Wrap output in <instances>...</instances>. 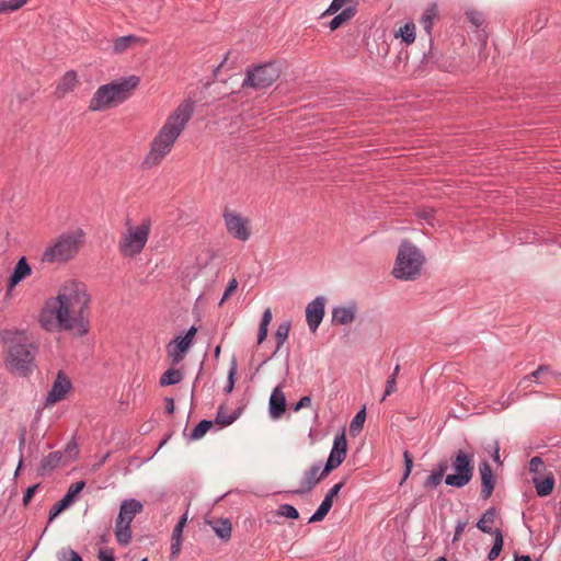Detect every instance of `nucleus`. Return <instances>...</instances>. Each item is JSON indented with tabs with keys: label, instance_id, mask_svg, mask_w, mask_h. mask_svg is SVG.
<instances>
[{
	"label": "nucleus",
	"instance_id": "nucleus-40",
	"mask_svg": "<svg viewBox=\"0 0 561 561\" xmlns=\"http://www.w3.org/2000/svg\"><path fill=\"white\" fill-rule=\"evenodd\" d=\"M214 423L210 420H202L187 436L188 440H198L213 427Z\"/></svg>",
	"mask_w": 561,
	"mask_h": 561
},
{
	"label": "nucleus",
	"instance_id": "nucleus-49",
	"mask_svg": "<svg viewBox=\"0 0 561 561\" xmlns=\"http://www.w3.org/2000/svg\"><path fill=\"white\" fill-rule=\"evenodd\" d=\"M237 288H238V280L236 278H231L226 286V289H225L224 295L219 301V305L221 306L226 300H228L230 298V296L237 290Z\"/></svg>",
	"mask_w": 561,
	"mask_h": 561
},
{
	"label": "nucleus",
	"instance_id": "nucleus-63",
	"mask_svg": "<svg viewBox=\"0 0 561 561\" xmlns=\"http://www.w3.org/2000/svg\"><path fill=\"white\" fill-rule=\"evenodd\" d=\"M187 353H170L171 364L178 365L181 363Z\"/></svg>",
	"mask_w": 561,
	"mask_h": 561
},
{
	"label": "nucleus",
	"instance_id": "nucleus-27",
	"mask_svg": "<svg viewBox=\"0 0 561 561\" xmlns=\"http://www.w3.org/2000/svg\"><path fill=\"white\" fill-rule=\"evenodd\" d=\"M531 483L536 489L537 495L540 497H545L552 493L556 481L553 474L549 472L545 477L533 476Z\"/></svg>",
	"mask_w": 561,
	"mask_h": 561
},
{
	"label": "nucleus",
	"instance_id": "nucleus-8",
	"mask_svg": "<svg viewBox=\"0 0 561 561\" xmlns=\"http://www.w3.org/2000/svg\"><path fill=\"white\" fill-rule=\"evenodd\" d=\"M325 471L327 466H323L321 461L313 463L308 470L304 472L299 488L286 491V493L291 495H305L310 493L320 481L325 479L331 473Z\"/></svg>",
	"mask_w": 561,
	"mask_h": 561
},
{
	"label": "nucleus",
	"instance_id": "nucleus-52",
	"mask_svg": "<svg viewBox=\"0 0 561 561\" xmlns=\"http://www.w3.org/2000/svg\"><path fill=\"white\" fill-rule=\"evenodd\" d=\"M41 486L39 483H36V484H33L31 486H28L25 492H24V495H23V499H22V503L24 506H27L32 500V497L34 496L35 492L37 491V489Z\"/></svg>",
	"mask_w": 561,
	"mask_h": 561
},
{
	"label": "nucleus",
	"instance_id": "nucleus-41",
	"mask_svg": "<svg viewBox=\"0 0 561 561\" xmlns=\"http://www.w3.org/2000/svg\"><path fill=\"white\" fill-rule=\"evenodd\" d=\"M492 536L494 537V541L492 548L488 553V560L490 561L495 560L500 556L504 545L503 534L501 529L496 528L494 530V535Z\"/></svg>",
	"mask_w": 561,
	"mask_h": 561
},
{
	"label": "nucleus",
	"instance_id": "nucleus-47",
	"mask_svg": "<svg viewBox=\"0 0 561 561\" xmlns=\"http://www.w3.org/2000/svg\"><path fill=\"white\" fill-rule=\"evenodd\" d=\"M466 18L476 27L482 26L484 24V22H485L483 13L480 12V11H477V10H468V11H466Z\"/></svg>",
	"mask_w": 561,
	"mask_h": 561
},
{
	"label": "nucleus",
	"instance_id": "nucleus-37",
	"mask_svg": "<svg viewBox=\"0 0 561 561\" xmlns=\"http://www.w3.org/2000/svg\"><path fill=\"white\" fill-rule=\"evenodd\" d=\"M396 38H401V42L410 45L415 41V24L413 21L407 22L394 32Z\"/></svg>",
	"mask_w": 561,
	"mask_h": 561
},
{
	"label": "nucleus",
	"instance_id": "nucleus-29",
	"mask_svg": "<svg viewBox=\"0 0 561 561\" xmlns=\"http://www.w3.org/2000/svg\"><path fill=\"white\" fill-rule=\"evenodd\" d=\"M62 453L61 451H53L45 456L39 465L38 473L42 477H46L50 474L61 462Z\"/></svg>",
	"mask_w": 561,
	"mask_h": 561
},
{
	"label": "nucleus",
	"instance_id": "nucleus-17",
	"mask_svg": "<svg viewBox=\"0 0 561 561\" xmlns=\"http://www.w3.org/2000/svg\"><path fill=\"white\" fill-rule=\"evenodd\" d=\"M139 82L140 78L131 75L118 81H112L110 84L115 93L116 99H118V102L123 103L131 95L133 90L138 87Z\"/></svg>",
	"mask_w": 561,
	"mask_h": 561
},
{
	"label": "nucleus",
	"instance_id": "nucleus-21",
	"mask_svg": "<svg viewBox=\"0 0 561 561\" xmlns=\"http://www.w3.org/2000/svg\"><path fill=\"white\" fill-rule=\"evenodd\" d=\"M144 510V505L136 499H127L121 503L117 520H127L129 524L134 520L136 515L140 514Z\"/></svg>",
	"mask_w": 561,
	"mask_h": 561
},
{
	"label": "nucleus",
	"instance_id": "nucleus-15",
	"mask_svg": "<svg viewBox=\"0 0 561 561\" xmlns=\"http://www.w3.org/2000/svg\"><path fill=\"white\" fill-rule=\"evenodd\" d=\"M347 455V440L345 437V433L336 435L333 440V446L330 451V455L324 463L327 466L325 472H331L336 469L342 462L345 460Z\"/></svg>",
	"mask_w": 561,
	"mask_h": 561
},
{
	"label": "nucleus",
	"instance_id": "nucleus-55",
	"mask_svg": "<svg viewBox=\"0 0 561 561\" xmlns=\"http://www.w3.org/2000/svg\"><path fill=\"white\" fill-rule=\"evenodd\" d=\"M24 446H25V437L24 435H21L20 439H19V451H20V459H19V463H18V467L15 469V472H14V477H18V474L20 473V470L23 466V449H24Z\"/></svg>",
	"mask_w": 561,
	"mask_h": 561
},
{
	"label": "nucleus",
	"instance_id": "nucleus-11",
	"mask_svg": "<svg viewBox=\"0 0 561 561\" xmlns=\"http://www.w3.org/2000/svg\"><path fill=\"white\" fill-rule=\"evenodd\" d=\"M224 219L227 231L236 239L247 241L251 236L249 220L242 218L239 214L231 213L228 209L224 211Z\"/></svg>",
	"mask_w": 561,
	"mask_h": 561
},
{
	"label": "nucleus",
	"instance_id": "nucleus-20",
	"mask_svg": "<svg viewBox=\"0 0 561 561\" xmlns=\"http://www.w3.org/2000/svg\"><path fill=\"white\" fill-rule=\"evenodd\" d=\"M479 472L481 476V497L485 501L491 497L495 488V478L488 460H482L479 463Z\"/></svg>",
	"mask_w": 561,
	"mask_h": 561
},
{
	"label": "nucleus",
	"instance_id": "nucleus-59",
	"mask_svg": "<svg viewBox=\"0 0 561 561\" xmlns=\"http://www.w3.org/2000/svg\"><path fill=\"white\" fill-rule=\"evenodd\" d=\"M181 545H182V538H175V537L171 538V554L172 556H178L180 553Z\"/></svg>",
	"mask_w": 561,
	"mask_h": 561
},
{
	"label": "nucleus",
	"instance_id": "nucleus-31",
	"mask_svg": "<svg viewBox=\"0 0 561 561\" xmlns=\"http://www.w3.org/2000/svg\"><path fill=\"white\" fill-rule=\"evenodd\" d=\"M207 524L213 528L216 536L222 541H228L232 534V524L228 518H220L216 522L208 520Z\"/></svg>",
	"mask_w": 561,
	"mask_h": 561
},
{
	"label": "nucleus",
	"instance_id": "nucleus-46",
	"mask_svg": "<svg viewBox=\"0 0 561 561\" xmlns=\"http://www.w3.org/2000/svg\"><path fill=\"white\" fill-rule=\"evenodd\" d=\"M237 368H238L237 358H236V356H232L231 362H230L229 371H228L227 383L225 386V392H227V393L231 392L234 387V376L237 374Z\"/></svg>",
	"mask_w": 561,
	"mask_h": 561
},
{
	"label": "nucleus",
	"instance_id": "nucleus-3",
	"mask_svg": "<svg viewBox=\"0 0 561 561\" xmlns=\"http://www.w3.org/2000/svg\"><path fill=\"white\" fill-rule=\"evenodd\" d=\"M425 257L421 250L409 240L399 247L392 275L397 279L414 280L419 277Z\"/></svg>",
	"mask_w": 561,
	"mask_h": 561
},
{
	"label": "nucleus",
	"instance_id": "nucleus-4",
	"mask_svg": "<svg viewBox=\"0 0 561 561\" xmlns=\"http://www.w3.org/2000/svg\"><path fill=\"white\" fill-rule=\"evenodd\" d=\"M451 468L454 473L445 477V484L456 489L466 486L473 477L474 455L461 449L456 451L451 459Z\"/></svg>",
	"mask_w": 561,
	"mask_h": 561
},
{
	"label": "nucleus",
	"instance_id": "nucleus-24",
	"mask_svg": "<svg viewBox=\"0 0 561 561\" xmlns=\"http://www.w3.org/2000/svg\"><path fill=\"white\" fill-rule=\"evenodd\" d=\"M448 469V461L446 459L440 460L437 465L431 470L428 477L423 482L424 489H436L440 485L445 473Z\"/></svg>",
	"mask_w": 561,
	"mask_h": 561
},
{
	"label": "nucleus",
	"instance_id": "nucleus-62",
	"mask_svg": "<svg viewBox=\"0 0 561 561\" xmlns=\"http://www.w3.org/2000/svg\"><path fill=\"white\" fill-rule=\"evenodd\" d=\"M272 318H273L272 310L270 308H266L263 311L260 324L268 327L272 321Z\"/></svg>",
	"mask_w": 561,
	"mask_h": 561
},
{
	"label": "nucleus",
	"instance_id": "nucleus-30",
	"mask_svg": "<svg viewBox=\"0 0 561 561\" xmlns=\"http://www.w3.org/2000/svg\"><path fill=\"white\" fill-rule=\"evenodd\" d=\"M130 525L131 524L127 520H115L114 535L121 547H126L131 542L133 534Z\"/></svg>",
	"mask_w": 561,
	"mask_h": 561
},
{
	"label": "nucleus",
	"instance_id": "nucleus-43",
	"mask_svg": "<svg viewBox=\"0 0 561 561\" xmlns=\"http://www.w3.org/2000/svg\"><path fill=\"white\" fill-rule=\"evenodd\" d=\"M26 2L27 0H2L0 1V14L16 11Z\"/></svg>",
	"mask_w": 561,
	"mask_h": 561
},
{
	"label": "nucleus",
	"instance_id": "nucleus-28",
	"mask_svg": "<svg viewBox=\"0 0 561 561\" xmlns=\"http://www.w3.org/2000/svg\"><path fill=\"white\" fill-rule=\"evenodd\" d=\"M148 41L144 37L136 36L134 34L117 37L113 44V50L115 54H123L128 48L135 45L145 46Z\"/></svg>",
	"mask_w": 561,
	"mask_h": 561
},
{
	"label": "nucleus",
	"instance_id": "nucleus-53",
	"mask_svg": "<svg viewBox=\"0 0 561 561\" xmlns=\"http://www.w3.org/2000/svg\"><path fill=\"white\" fill-rule=\"evenodd\" d=\"M311 405V398L309 396H305V397H301L299 399L298 402H296L295 404H293L290 407V409L294 411V412H298L299 410L304 409V408H308Z\"/></svg>",
	"mask_w": 561,
	"mask_h": 561
},
{
	"label": "nucleus",
	"instance_id": "nucleus-36",
	"mask_svg": "<svg viewBox=\"0 0 561 561\" xmlns=\"http://www.w3.org/2000/svg\"><path fill=\"white\" fill-rule=\"evenodd\" d=\"M290 329H291L290 320H286L277 327V329L273 335L274 341H275V350L274 351H280L283 348L285 342L287 341V339L289 336Z\"/></svg>",
	"mask_w": 561,
	"mask_h": 561
},
{
	"label": "nucleus",
	"instance_id": "nucleus-38",
	"mask_svg": "<svg viewBox=\"0 0 561 561\" xmlns=\"http://www.w3.org/2000/svg\"><path fill=\"white\" fill-rule=\"evenodd\" d=\"M182 379H183L182 370L171 367L161 375L159 382L162 387H167V386L176 385V383L181 382Z\"/></svg>",
	"mask_w": 561,
	"mask_h": 561
},
{
	"label": "nucleus",
	"instance_id": "nucleus-54",
	"mask_svg": "<svg viewBox=\"0 0 561 561\" xmlns=\"http://www.w3.org/2000/svg\"><path fill=\"white\" fill-rule=\"evenodd\" d=\"M24 446H25V437L24 435H21L20 439H19V451H20V459H19V463H18V467L15 469V472H14V477H18V474L20 473V470L23 466V449H24Z\"/></svg>",
	"mask_w": 561,
	"mask_h": 561
},
{
	"label": "nucleus",
	"instance_id": "nucleus-48",
	"mask_svg": "<svg viewBox=\"0 0 561 561\" xmlns=\"http://www.w3.org/2000/svg\"><path fill=\"white\" fill-rule=\"evenodd\" d=\"M546 470L545 462L541 457H533L529 461V471L534 473V476H541V473Z\"/></svg>",
	"mask_w": 561,
	"mask_h": 561
},
{
	"label": "nucleus",
	"instance_id": "nucleus-26",
	"mask_svg": "<svg viewBox=\"0 0 561 561\" xmlns=\"http://www.w3.org/2000/svg\"><path fill=\"white\" fill-rule=\"evenodd\" d=\"M286 398L279 388H275L270 397L268 411L272 419H278L286 410Z\"/></svg>",
	"mask_w": 561,
	"mask_h": 561
},
{
	"label": "nucleus",
	"instance_id": "nucleus-18",
	"mask_svg": "<svg viewBox=\"0 0 561 561\" xmlns=\"http://www.w3.org/2000/svg\"><path fill=\"white\" fill-rule=\"evenodd\" d=\"M3 342L9 343L10 347L8 351H28V347L37 351L38 346L33 343H28V337L25 332L22 331H3L1 333Z\"/></svg>",
	"mask_w": 561,
	"mask_h": 561
},
{
	"label": "nucleus",
	"instance_id": "nucleus-2",
	"mask_svg": "<svg viewBox=\"0 0 561 561\" xmlns=\"http://www.w3.org/2000/svg\"><path fill=\"white\" fill-rule=\"evenodd\" d=\"M195 101L186 99L169 115L157 136L151 141V148L145 162L148 167L158 165L172 150L174 142L192 118Z\"/></svg>",
	"mask_w": 561,
	"mask_h": 561
},
{
	"label": "nucleus",
	"instance_id": "nucleus-34",
	"mask_svg": "<svg viewBox=\"0 0 561 561\" xmlns=\"http://www.w3.org/2000/svg\"><path fill=\"white\" fill-rule=\"evenodd\" d=\"M357 9L355 5L344 8L340 13L330 21L329 27L331 31H335L341 27L345 22L355 16Z\"/></svg>",
	"mask_w": 561,
	"mask_h": 561
},
{
	"label": "nucleus",
	"instance_id": "nucleus-14",
	"mask_svg": "<svg viewBox=\"0 0 561 561\" xmlns=\"http://www.w3.org/2000/svg\"><path fill=\"white\" fill-rule=\"evenodd\" d=\"M85 486L84 481H78L68 488L66 494L50 508L48 514V524H50L59 514L67 510Z\"/></svg>",
	"mask_w": 561,
	"mask_h": 561
},
{
	"label": "nucleus",
	"instance_id": "nucleus-60",
	"mask_svg": "<svg viewBox=\"0 0 561 561\" xmlns=\"http://www.w3.org/2000/svg\"><path fill=\"white\" fill-rule=\"evenodd\" d=\"M267 333H268V327L260 324L259 331H257V344L259 345L262 344L266 340Z\"/></svg>",
	"mask_w": 561,
	"mask_h": 561
},
{
	"label": "nucleus",
	"instance_id": "nucleus-56",
	"mask_svg": "<svg viewBox=\"0 0 561 561\" xmlns=\"http://www.w3.org/2000/svg\"><path fill=\"white\" fill-rule=\"evenodd\" d=\"M396 379L394 377H389L386 381V389H385V393L381 398V401H383L388 396H390L391 393H393L396 391Z\"/></svg>",
	"mask_w": 561,
	"mask_h": 561
},
{
	"label": "nucleus",
	"instance_id": "nucleus-64",
	"mask_svg": "<svg viewBox=\"0 0 561 561\" xmlns=\"http://www.w3.org/2000/svg\"><path fill=\"white\" fill-rule=\"evenodd\" d=\"M403 460H404V467L407 469H411L412 470V468H413V459H412V456L409 453V450H404L403 451Z\"/></svg>",
	"mask_w": 561,
	"mask_h": 561
},
{
	"label": "nucleus",
	"instance_id": "nucleus-42",
	"mask_svg": "<svg viewBox=\"0 0 561 561\" xmlns=\"http://www.w3.org/2000/svg\"><path fill=\"white\" fill-rule=\"evenodd\" d=\"M240 415V411L236 410L230 414L224 412V407H219L215 422L221 426L231 425Z\"/></svg>",
	"mask_w": 561,
	"mask_h": 561
},
{
	"label": "nucleus",
	"instance_id": "nucleus-57",
	"mask_svg": "<svg viewBox=\"0 0 561 561\" xmlns=\"http://www.w3.org/2000/svg\"><path fill=\"white\" fill-rule=\"evenodd\" d=\"M100 561H115L114 552L112 549H101L98 553Z\"/></svg>",
	"mask_w": 561,
	"mask_h": 561
},
{
	"label": "nucleus",
	"instance_id": "nucleus-45",
	"mask_svg": "<svg viewBox=\"0 0 561 561\" xmlns=\"http://www.w3.org/2000/svg\"><path fill=\"white\" fill-rule=\"evenodd\" d=\"M276 514L278 516H283L289 519H297L299 517V512L291 504H282L278 506Z\"/></svg>",
	"mask_w": 561,
	"mask_h": 561
},
{
	"label": "nucleus",
	"instance_id": "nucleus-44",
	"mask_svg": "<svg viewBox=\"0 0 561 561\" xmlns=\"http://www.w3.org/2000/svg\"><path fill=\"white\" fill-rule=\"evenodd\" d=\"M58 561H83L82 557L71 548H62L57 553Z\"/></svg>",
	"mask_w": 561,
	"mask_h": 561
},
{
	"label": "nucleus",
	"instance_id": "nucleus-1",
	"mask_svg": "<svg viewBox=\"0 0 561 561\" xmlns=\"http://www.w3.org/2000/svg\"><path fill=\"white\" fill-rule=\"evenodd\" d=\"M91 297L82 282L70 279L66 282L57 297L50 298V305H58V314L62 323L68 319L75 327V336L81 337L89 333Z\"/></svg>",
	"mask_w": 561,
	"mask_h": 561
},
{
	"label": "nucleus",
	"instance_id": "nucleus-50",
	"mask_svg": "<svg viewBox=\"0 0 561 561\" xmlns=\"http://www.w3.org/2000/svg\"><path fill=\"white\" fill-rule=\"evenodd\" d=\"M187 522V513H184L173 528L172 537L182 538L183 528Z\"/></svg>",
	"mask_w": 561,
	"mask_h": 561
},
{
	"label": "nucleus",
	"instance_id": "nucleus-23",
	"mask_svg": "<svg viewBox=\"0 0 561 561\" xmlns=\"http://www.w3.org/2000/svg\"><path fill=\"white\" fill-rule=\"evenodd\" d=\"M356 312L355 304L351 306H339L332 309V319L331 322L333 325H346L354 321Z\"/></svg>",
	"mask_w": 561,
	"mask_h": 561
},
{
	"label": "nucleus",
	"instance_id": "nucleus-22",
	"mask_svg": "<svg viewBox=\"0 0 561 561\" xmlns=\"http://www.w3.org/2000/svg\"><path fill=\"white\" fill-rule=\"evenodd\" d=\"M196 332V327L192 325L184 334H180L172 339L168 343L165 351H188L192 346Z\"/></svg>",
	"mask_w": 561,
	"mask_h": 561
},
{
	"label": "nucleus",
	"instance_id": "nucleus-25",
	"mask_svg": "<svg viewBox=\"0 0 561 561\" xmlns=\"http://www.w3.org/2000/svg\"><path fill=\"white\" fill-rule=\"evenodd\" d=\"M79 83L77 72L75 70L67 71L59 80L55 95L57 99H62L68 92L75 90L77 84Z\"/></svg>",
	"mask_w": 561,
	"mask_h": 561
},
{
	"label": "nucleus",
	"instance_id": "nucleus-5",
	"mask_svg": "<svg viewBox=\"0 0 561 561\" xmlns=\"http://www.w3.org/2000/svg\"><path fill=\"white\" fill-rule=\"evenodd\" d=\"M280 77V68L276 61H268L253 67L245 71V78L241 84L242 89L252 88L255 90L271 87Z\"/></svg>",
	"mask_w": 561,
	"mask_h": 561
},
{
	"label": "nucleus",
	"instance_id": "nucleus-35",
	"mask_svg": "<svg viewBox=\"0 0 561 561\" xmlns=\"http://www.w3.org/2000/svg\"><path fill=\"white\" fill-rule=\"evenodd\" d=\"M437 16V5L436 3H432L428 5L425 11L423 12L421 16V24L423 25L427 36L428 41H432V30H433V23L434 19Z\"/></svg>",
	"mask_w": 561,
	"mask_h": 561
},
{
	"label": "nucleus",
	"instance_id": "nucleus-33",
	"mask_svg": "<svg viewBox=\"0 0 561 561\" xmlns=\"http://www.w3.org/2000/svg\"><path fill=\"white\" fill-rule=\"evenodd\" d=\"M496 517V510L495 507L488 508L481 516V518L477 522L476 527L489 535H494V530L490 525H492Z\"/></svg>",
	"mask_w": 561,
	"mask_h": 561
},
{
	"label": "nucleus",
	"instance_id": "nucleus-10",
	"mask_svg": "<svg viewBox=\"0 0 561 561\" xmlns=\"http://www.w3.org/2000/svg\"><path fill=\"white\" fill-rule=\"evenodd\" d=\"M72 389V382L70 378L62 371L59 370L53 381L51 388L48 391L44 405L51 407L55 403L66 399L67 393Z\"/></svg>",
	"mask_w": 561,
	"mask_h": 561
},
{
	"label": "nucleus",
	"instance_id": "nucleus-16",
	"mask_svg": "<svg viewBox=\"0 0 561 561\" xmlns=\"http://www.w3.org/2000/svg\"><path fill=\"white\" fill-rule=\"evenodd\" d=\"M327 299L323 296L316 297L306 307V321L309 330L314 333L321 324L325 313Z\"/></svg>",
	"mask_w": 561,
	"mask_h": 561
},
{
	"label": "nucleus",
	"instance_id": "nucleus-51",
	"mask_svg": "<svg viewBox=\"0 0 561 561\" xmlns=\"http://www.w3.org/2000/svg\"><path fill=\"white\" fill-rule=\"evenodd\" d=\"M365 419H366V411H365V408H363L362 410H359L356 415L354 416V419L352 420L351 422V431H354V428L357 426V427H362L364 422H365Z\"/></svg>",
	"mask_w": 561,
	"mask_h": 561
},
{
	"label": "nucleus",
	"instance_id": "nucleus-7",
	"mask_svg": "<svg viewBox=\"0 0 561 561\" xmlns=\"http://www.w3.org/2000/svg\"><path fill=\"white\" fill-rule=\"evenodd\" d=\"M79 243L80 239L75 233H62L54 244L44 251L42 261L67 262L78 253Z\"/></svg>",
	"mask_w": 561,
	"mask_h": 561
},
{
	"label": "nucleus",
	"instance_id": "nucleus-12",
	"mask_svg": "<svg viewBox=\"0 0 561 561\" xmlns=\"http://www.w3.org/2000/svg\"><path fill=\"white\" fill-rule=\"evenodd\" d=\"M5 365L10 371L27 377L34 368L33 353H8Z\"/></svg>",
	"mask_w": 561,
	"mask_h": 561
},
{
	"label": "nucleus",
	"instance_id": "nucleus-32",
	"mask_svg": "<svg viewBox=\"0 0 561 561\" xmlns=\"http://www.w3.org/2000/svg\"><path fill=\"white\" fill-rule=\"evenodd\" d=\"M439 60L438 53L433 48V39L428 41V50L423 53V57L415 70L419 73H423L431 70L433 65H437Z\"/></svg>",
	"mask_w": 561,
	"mask_h": 561
},
{
	"label": "nucleus",
	"instance_id": "nucleus-13",
	"mask_svg": "<svg viewBox=\"0 0 561 561\" xmlns=\"http://www.w3.org/2000/svg\"><path fill=\"white\" fill-rule=\"evenodd\" d=\"M121 104L110 83L101 85L93 94L89 110L92 112L104 111Z\"/></svg>",
	"mask_w": 561,
	"mask_h": 561
},
{
	"label": "nucleus",
	"instance_id": "nucleus-9",
	"mask_svg": "<svg viewBox=\"0 0 561 561\" xmlns=\"http://www.w3.org/2000/svg\"><path fill=\"white\" fill-rule=\"evenodd\" d=\"M38 322L41 327L46 331H53L56 327L59 330L68 331L75 336V327L68 319L67 323L60 321L58 314V305H50V298L46 300L44 308L38 316Z\"/></svg>",
	"mask_w": 561,
	"mask_h": 561
},
{
	"label": "nucleus",
	"instance_id": "nucleus-19",
	"mask_svg": "<svg viewBox=\"0 0 561 561\" xmlns=\"http://www.w3.org/2000/svg\"><path fill=\"white\" fill-rule=\"evenodd\" d=\"M32 274V267L25 256H21L7 283V296L16 287V285Z\"/></svg>",
	"mask_w": 561,
	"mask_h": 561
},
{
	"label": "nucleus",
	"instance_id": "nucleus-58",
	"mask_svg": "<svg viewBox=\"0 0 561 561\" xmlns=\"http://www.w3.org/2000/svg\"><path fill=\"white\" fill-rule=\"evenodd\" d=\"M346 478H344L341 482L334 484L325 495L333 500L339 494L341 489L344 486Z\"/></svg>",
	"mask_w": 561,
	"mask_h": 561
},
{
	"label": "nucleus",
	"instance_id": "nucleus-39",
	"mask_svg": "<svg viewBox=\"0 0 561 561\" xmlns=\"http://www.w3.org/2000/svg\"><path fill=\"white\" fill-rule=\"evenodd\" d=\"M333 505V500H331L329 496H324L321 504L317 508V511L310 516L308 523H316L323 520L325 516L329 514L331 507Z\"/></svg>",
	"mask_w": 561,
	"mask_h": 561
},
{
	"label": "nucleus",
	"instance_id": "nucleus-6",
	"mask_svg": "<svg viewBox=\"0 0 561 561\" xmlns=\"http://www.w3.org/2000/svg\"><path fill=\"white\" fill-rule=\"evenodd\" d=\"M150 227V219H145L135 229L129 227L128 232L124 234L118 243L119 253L124 257H135L140 254L148 241Z\"/></svg>",
	"mask_w": 561,
	"mask_h": 561
},
{
	"label": "nucleus",
	"instance_id": "nucleus-61",
	"mask_svg": "<svg viewBox=\"0 0 561 561\" xmlns=\"http://www.w3.org/2000/svg\"><path fill=\"white\" fill-rule=\"evenodd\" d=\"M467 526V522L458 520L457 525L455 527V535L453 538V542H456L459 540L461 533L463 531L465 527Z\"/></svg>",
	"mask_w": 561,
	"mask_h": 561
}]
</instances>
